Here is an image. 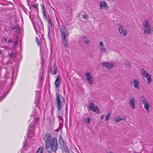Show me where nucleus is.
I'll return each mask as SVG.
<instances>
[{"mask_svg":"<svg viewBox=\"0 0 153 153\" xmlns=\"http://www.w3.org/2000/svg\"><path fill=\"white\" fill-rule=\"evenodd\" d=\"M60 32L62 43L65 48V49H66L68 46L67 38L69 36V30L65 26L62 25L60 27Z\"/></svg>","mask_w":153,"mask_h":153,"instance_id":"obj_1","label":"nucleus"},{"mask_svg":"<svg viewBox=\"0 0 153 153\" xmlns=\"http://www.w3.org/2000/svg\"><path fill=\"white\" fill-rule=\"evenodd\" d=\"M56 100L55 103L56 107L58 111H60L62 108V107L65 103V99L61 95L57 92L56 94Z\"/></svg>","mask_w":153,"mask_h":153,"instance_id":"obj_2","label":"nucleus"},{"mask_svg":"<svg viewBox=\"0 0 153 153\" xmlns=\"http://www.w3.org/2000/svg\"><path fill=\"white\" fill-rule=\"evenodd\" d=\"M48 144L53 152H55L56 151L58 148V143L56 138H53L51 141Z\"/></svg>","mask_w":153,"mask_h":153,"instance_id":"obj_3","label":"nucleus"},{"mask_svg":"<svg viewBox=\"0 0 153 153\" xmlns=\"http://www.w3.org/2000/svg\"><path fill=\"white\" fill-rule=\"evenodd\" d=\"M59 144H60L61 146H62V148H63L65 152H68V153H74L72 151H68V147L61 136L59 137Z\"/></svg>","mask_w":153,"mask_h":153,"instance_id":"obj_4","label":"nucleus"},{"mask_svg":"<svg viewBox=\"0 0 153 153\" xmlns=\"http://www.w3.org/2000/svg\"><path fill=\"white\" fill-rule=\"evenodd\" d=\"M143 25L144 27V31L145 33H146L148 34H150L151 33V26L149 23V21L148 19H146L145 20V22L143 23Z\"/></svg>","mask_w":153,"mask_h":153,"instance_id":"obj_5","label":"nucleus"},{"mask_svg":"<svg viewBox=\"0 0 153 153\" xmlns=\"http://www.w3.org/2000/svg\"><path fill=\"white\" fill-rule=\"evenodd\" d=\"M90 111L99 113L100 110L96 106H94V103L92 102L89 103L88 104V108Z\"/></svg>","mask_w":153,"mask_h":153,"instance_id":"obj_6","label":"nucleus"},{"mask_svg":"<svg viewBox=\"0 0 153 153\" xmlns=\"http://www.w3.org/2000/svg\"><path fill=\"white\" fill-rule=\"evenodd\" d=\"M19 37L17 36L13 37L11 38H9L8 40L7 43H10V42H12V45L13 46L16 45L18 42Z\"/></svg>","mask_w":153,"mask_h":153,"instance_id":"obj_7","label":"nucleus"},{"mask_svg":"<svg viewBox=\"0 0 153 153\" xmlns=\"http://www.w3.org/2000/svg\"><path fill=\"white\" fill-rule=\"evenodd\" d=\"M19 37L17 36L13 37L11 38H9L8 40L7 43H10V42H12V45L13 46L16 45L18 42Z\"/></svg>","mask_w":153,"mask_h":153,"instance_id":"obj_8","label":"nucleus"},{"mask_svg":"<svg viewBox=\"0 0 153 153\" xmlns=\"http://www.w3.org/2000/svg\"><path fill=\"white\" fill-rule=\"evenodd\" d=\"M43 139L45 142L46 145L50 143L52 140L51 135L49 133H46Z\"/></svg>","mask_w":153,"mask_h":153,"instance_id":"obj_9","label":"nucleus"},{"mask_svg":"<svg viewBox=\"0 0 153 153\" xmlns=\"http://www.w3.org/2000/svg\"><path fill=\"white\" fill-rule=\"evenodd\" d=\"M142 75L147 79L149 83H150L152 82L151 76L149 74L148 72L146 71H144L142 73Z\"/></svg>","mask_w":153,"mask_h":153,"instance_id":"obj_10","label":"nucleus"},{"mask_svg":"<svg viewBox=\"0 0 153 153\" xmlns=\"http://www.w3.org/2000/svg\"><path fill=\"white\" fill-rule=\"evenodd\" d=\"M87 82L90 85H91L93 84V78L92 75L88 72H87Z\"/></svg>","mask_w":153,"mask_h":153,"instance_id":"obj_11","label":"nucleus"},{"mask_svg":"<svg viewBox=\"0 0 153 153\" xmlns=\"http://www.w3.org/2000/svg\"><path fill=\"white\" fill-rule=\"evenodd\" d=\"M100 7L102 9L105 10H107L108 8V6L107 5L106 2L105 1H101L100 4Z\"/></svg>","mask_w":153,"mask_h":153,"instance_id":"obj_12","label":"nucleus"},{"mask_svg":"<svg viewBox=\"0 0 153 153\" xmlns=\"http://www.w3.org/2000/svg\"><path fill=\"white\" fill-rule=\"evenodd\" d=\"M57 72V68L56 65H55L54 63H53V64L52 67L50 69V72L52 75H55Z\"/></svg>","mask_w":153,"mask_h":153,"instance_id":"obj_13","label":"nucleus"},{"mask_svg":"<svg viewBox=\"0 0 153 153\" xmlns=\"http://www.w3.org/2000/svg\"><path fill=\"white\" fill-rule=\"evenodd\" d=\"M101 64L104 67H105L107 68L110 69L113 67V65L112 64L109 62H105L101 63Z\"/></svg>","mask_w":153,"mask_h":153,"instance_id":"obj_14","label":"nucleus"},{"mask_svg":"<svg viewBox=\"0 0 153 153\" xmlns=\"http://www.w3.org/2000/svg\"><path fill=\"white\" fill-rule=\"evenodd\" d=\"M11 29L16 33H19L21 31L20 27L18 25H14L11 28Z\"/></svg>","mask_w":153,"mask_h":153,"instance_id":"obj_15","label":"nucleus"},{"mask_svg":"<svg viewBox=\"0 0 153 153\" xmlns=\"http://www.w3.org/2000/svg\"><path fill=\"white\" fill-rule=\"evenodd\" d=\"M61 80V78L59 75L57 76L56 80L54 82V84L56 88H58L59 87L60 84V81Z\"/></svg>","mask_w":153,"mask_h":153,"instance_id":"obj_16","label":"nucleus"},{"mask_svg":"<svg viewBox=\"0 0 153 153\" xmlns=\"http://www.w3.org/2000/svg\"><path fill=\"white\" fill-rule=\"evenodd\" d=\"M41 10L43 14V16L45 19H47V18L46 16L44 6L42 4H41Z\"/></svg>","mask_w":153,"mask_h":153,"instance_id":"obj_17","label":"nucleus"},{"mask_svg":"<svg viewBox=\"0 0 153 153\" xmlns=\"http://www.w3.org/2000/svg\"><path fill=\"white\" fill-rule=\"evenodd\" d=\"M134 82L133 85L134 88L137 89H139V87L138 85L139 82L138 80L137 79L134 80Z\"/></svg>","mask_w":153,"mask_h":153,"instance_id":"obj_18","label":"nucleus"},{"mask_svg":"<svg viewBox=\"0 0 153 153\" xmlns=\"http://www.w3.org/2000/svg\"><path fill=\"white\" fill-rule=\"evenodd\" d=\"M132 109H134L135 108V101L132 98L130 101Z\"/></svg>","mask_w":153,"mask_h":153,"instance_id":"obj_19","label":"nucleus"},{"mask_svg":"<svg viewBox=\"0 0 153 153\" xmlns=\"http://www.w3.org/2000/svg\"><path fill=\"white\" fill-rule=\"evenodd\" d=\"M44 147L42 146L40 147L36 151V153H43Z\"/></svg>","mask_w":153,"mask_h":153,"instance_id":"obj_20","label":"nucleus"},{"mask_svg":"<svg viewBox=\"0 0 153 153\" xmlns=\"http://www.w3.org/2000/svg\"><path fill=\"white\" fill-rule=\"evenodd\" d=\"M141 101L142 103L144 105L147 103H148V102L146 100L145 98L143 96H141Z\"/></svg>","mask_w":153,"mask_h":153,"instance_id":"obj_21","label":"nucleus"},{"mask_svg":"<svg viewBox=\"0 0 153 153\" xmlns=\"http://www.w3.org/2000/svg\"><path fill=\"white\" fill-rule=\"evenodd\" d=\"M16 53L15 52H13L11 53H9V56L10 58H15L16 56Z\"/></svg>","mask_w":153,"mask_h":153,"instance_id":"obj_22","label":"nucleus"},{"mask_svg":"<svg viewBox=\"0 0 153 153\" xmlns=\"http://www.w3.org/2000/svg\"><path fill=\"white\" fill-rule=\"evenodd\" d=\"M144 108L146 111H148L149 110V108L150 107V106L149 104L148 103H147L144 104Z\"/></svg>","mask_w":153,"mask_h":153,"instance_id":"obj_23","label":"nucleus"},{"mask_svg":"<svg viewBox=\"0 0 153 153\" xmlns=\"http://www.w3.org/2000/svg\"><path fill=\"white\" fill-rule=\"evenodd\" d=\"M124 65L126 66V68H129L130 67V64L128 60H125Z\"/></svg>","mask_w":153,"mask_h":153,"instance_id":"obj_24","label":"nucleus"},{"mask_svg":"<svg viewBox=\"0 0 153 153\" xmlns=\"http://www.w3.org/2000/svg\"><path fill=\"white\" fill-rule=\"evenodd\" d=\"M80 39L82 40V41H83L85 43H86V39L85 36H84L83 35H82L80 36Z\"/></svg>","mask_w":153,"mask_h":153,"instance_id":"obj_25","label":"nucleus"},{"mask_svg":"<svg viewBox=\"0 0 153 153\" xmlns=\"http://www.w3.org/2000/svg\"><path fill=\"white\" fill-rule=\"evenodd\" d=\"M118 29L120 33L121 32V31H123L124 30L123 28V26L121 25H119L118 27Z\"/></svg>","mask_w":153,"mask_h":153,"instance_id":"obj_26","label":"nucleus"},{"mask_svg":"<svg viewBox=\"0 0 153 153\" xmlns=\"http://www.w3.org/2000/svg\"><path fill=\"white\" fill-rule=\"evenodd\" d=\"M111 115V114H110L109 113H107V115L105 117V120L106 121H107L108 120V119L110 117Z\"/></svg>","mask_w":153,"mask_h":153,"instance_id":"obj_27","label":"nucleus"},{"mask_svg":"<svg viewBox=\"0 0 153 153\" xmlns=\"http://www.w3.org/2000/svg\"><path fill=\"white\" fill-rule=\"evenodd\" d=\"M120 33L123 34L125 36H126L128 32L126 30L124 29L123 31H121V32H120Z\"/></svg>","mask_w":153,"mask_h":153,"instance_id":"obj_28","label":"nucleus"},{"mask_svg":"<svg viewBox=\"0 0 153 153\" xmlns=\"http://www.w3.org/2000/svg\"><path fill=\"white\" fill-rule=\"evenodd\" d=\"M121 120H122V119L118 116L115 119V121L117 123L119 122Z\"/></svg>","mask_w":153,"mask_h":153,"instance_id":"obj_29","label":"nucleus"},{"mask_svg":"<svg viewBox=\"0 0 153 153\" xmlns=\"http://www.w3.org/2000/svg\"><path fill=\"white\" fill-rule=\"evenodd\" d=\"M47 21L48 22V24L50 25L51 27H52L53 26L52 22L51 21L50 19L49 18L47 19Z\"/></svg>","mask_w":153,"mask_h":153,"instance_id":"obj_30","label":"nucleus"},{"mask_svg":"<svg viewBox=\"0 0 153 153\" xmlns=\"http://www.w3.org/2000/svg\"><path fill=\"white\" fill-rule=\"evenodd\" d=\"M29 126H30V127L31 128H32L33 129H34V128L35 127L34 124H33V123H31L30 125Z\"/></svg>","mask_w":153,"mask_h":153,"instance_id":"obj_31","label":"nucleus"},{"mask_svg":"<svg viewBox=\"0 0 153 153\" xmlns=\"http://www.w3.org/2000/svg\"><path fill=\"white\" fill-rule=\"evenodd\" d=\"M36 42L38 45H39L40 44V42L39 41V39H38V38L36 37Z\"/></svg>","mask_w":153,"mask_h":153,"instance_id":"obj_32","label":"nucleus"},{"mask_svg":"<svg viewBox=\"0 0 153 153\" xmlns=\"http://www.w3.org/2000/svg\"><path fill=\"white\" fill-rule=\"evenodd\" d=\"M34 122H35V123H36V122H37L38 120H39L38 118L37 117H35L34 118Z\"/></svg>","mask_w":153,"mask_h":153,"instance_id":"obj_33","label":"nucleus"},{"mask_svg":"<svg viewBox=\"0 0 153 153\" xmlns=\"http://www.w3.org/2000/svg\"><path fill=\"white\" fill-rule=\"evenodd\" d=\"M90 119L89 117L87 118V124H88L90 123Z\"/></svg>","mask_w":153,"mask_h":153,"instance_id":"obj_34","label":"nucleus"},{"mask_svg":"<svg viewBox=\"0 0 153 153\" xmlns=\"http://www.w3.org/2000/svg\"><path fill=\"white\" fill-rule=\"evenodd\" d=\"M101 51H105L106 50V49L105 48H104L103 47L101 48Z\"/></svg>","mask_w":153,"mask_h":153,"instance_id":"obj_35","label":"nucleus"},{"mask_svg":"<svg viewBox=\"0 0 153 153\" xmlns=\"http://www.w3.org/2000/svg\"><path fill=\"white\" fill-rule=\"evenodd\" d=\"M31 5L34 8H37V10H38V8H37L36 7V5H34V4H31Z\"/></svg>","mask_w":153,"mask_h":153,"instance_id":"obj_36","label":"nucleus"},{"mask_svg":"<svg viewBox=\"0 0 153 153\" xmlns=\"http://www.w3.org/2000/svg\"><path fill=\"white\" fill-rule=\"evenodd\" d=\"M121 118V119H122V120H123V121H125L126 120V118L124 117H122Z\"/></svg>","mask_w":153,"mask_h":153,"instance_id":"obj_37","label":"nucleus"},{"mask_svg":"<svg viewBox=\"0 0 153 153\" xmlns=\"http://www.w3.org/2000/svg\"><path fill=\"white\" fill-rule=\"evenodd\" d=\"M99 45L100 46H102L103 45V43L102 42H100L99 43Z\"/></svg>","mask_w":153,"mask_h":153,"instance_id":"obj_38","label":"nucleus"},{"mask_svg":"<svg viewBox=\"0 0 153 153\" xmlns=\"http://www.w3.org/2000/svg\"><path fill=\"white\" fill-rule=\"evenodd\" d=\"M82 16L83 17V18H84V19H85L86 18V15H82Z\"/></svg>","mask_w":153,"mask_h":153,"instance_id":"obj_39","label":"nucleus"},{"mask_svg":"<svg viewBox=\"0 0 153 153\" xmlns=\"http://www.w3.org/2000/svg\"><path fill=\"white\" fill-rule=\"evenodd\" d=\"M104 116V115H103L100 118L102 120L103 119Z\"/></svg>","mask_w":153,"mask_h":153,"instance_id":"obj_40","label":"nucleus"},{"mask_svg":"<svg viewBox=\"0 0 153 153\" xmlns=\"http://www.w3.org/2000/svg\"><path fill=\"white\" fill-rule=\"evenodd\" d=\"M31 4H32L30 2H29V3H27V4L29 6H30L31 5Z\"/></svg>","mask_w":153,"mask_h":153,"instance_id":"obj_41","label":"nucleus"},{"mask_svg":"<svg viewBox=\"0 0 153 153\" xmlns=\"http://www.w3.org/2000/svg\"><path fill=\"white\" fill-rule=\"evenodd\" d=\"M34 29H35V31H36V33H37V29H36V27H35V26H34Z\"/></svg>","mask_w":153,"mask_h":153,"instance_id":"obj_42","label":"nucleus"},{"mask_svg":"<svg viewBox=\"0 0 153 153\" xmlns=\"http://www.w3.org/2000/svg\"><path fill=\"white\" fill-rule=\"evenodd\" d=\"M5 97V96L4 95H3V96L2 97L1 99H2V98H4Z\"/></svg>","mask_w":153,"mask_h":153,"instance_id":"obj_43","label":"nucleus"},{"mask_svg":"<svg viewBox=\"0 0 153 153\" xmlns=\"http://www.w3.org/2000/svg\"><path fill=\"white\" fill-rule=\"evenodd\" d=\"M4 41L5 42H7V39L6 38H4Z\"/></svg>","mask_w":153,"mask_h":153,"instance_id":"obj_44","label":"nucleus"},{"mask_svg":"<svg viewBox=\"0 0 153 153\" xmlns=\"http://www.w3.org/2000/svg\"><path fill=\"white\" fill-rule=\"evenodd\" d=\"M86 43H87V45L88 44H89V41H87V40Z\"/></svg>","mask_w":153,"mask_h":153,"instance_id":"obj_45","label":"nucleus"},{"mask_svg":"<svg viewBox=\"0 0 153 153\" xmlns=\"http://www.w3.org/2000/svg\"><path fill=\"white\" fill-rule=\"evenodd\" d=\"M50 32V31H48V36H49V35Z\"/></svg>","mask_w":153,"mask_h":153,"instance_id":"obj_46","label":"nucleus"},{"mask_svg":"<svg viewBox=\"0 0 153 153\" xmlns=\"http://www.w3.org/2000/svg\"><path fill=\"white\" fill-rule=\"evenodd\" d=\"M107 153H114L111 152H107Z\"/></svg>","mask_w":153,"mask_h":153,"instance_id":"obj_47","label":"nucleus"},{"mask_svg":"<svg viewBox=\"0 0 153 153\" xmlns=\"http://www.w3.org/2000/svg\"><path fill=\"white\" fill-rule=\"evenodd\" d=\"M83 121H84V122H85V119H84V120H83Z\"/></svg>","mask_w":153,"mask_h":153,"instance_id":"obj_48","label":"nucleus"},{"mask_svg":"<svg viewBox=\"0 0 153 153\" xmlns=\"http://www.w3.org/2000/svg\"><path fill=\"white\" fill-rule=\"evenodd\" d=\"M85 76H86V73H85Z\"/></svg>","mask_w":153,"mask_h":153,"instance_id":"obj_49","label":"nucleus"},{"mask_svg":"<svg viewBox=\"0 0 153 153\" xmlns=\"http://www.w3.org/2000/svg\"><path fill=\"white\" fill-rule=\"evenodd\" d=\"M48 153H51L50 152H48Z\"/></svg>","mask_w":153,"mask_h":153,"instance_id":"obj_50","label":"nucleus"},{"mask_svg":"<svg viewBox=\"0 0 153 153\" xmlns=\"http://www.w3.org/2000/svg\"><path fill=\"white\" fill-rule=\"evenodd\" d=\"M1 50H0V54H1Z\"/></svg>","mask_w":153,"mask_h":153,"instance_id":"obj_51","label":"nucleus"},{"mask_svg":"<svg viewBox=\"0 0 153 153\" xmlns=\"http://www.w3.org/2000/svg\"><path fill=\"white\" fill-rule=\"evenodd\" d=\"M38 27H39V25H38Z\"/></svg>","mask_w":153,"mask_h":153,"instance_id":"obj_52","label":"nucleus"}]
</instances>
